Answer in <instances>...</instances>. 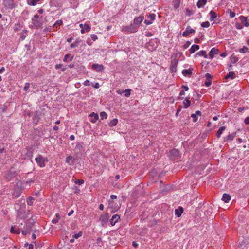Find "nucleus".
Returning <instances> with one entry per match:
<instances>
[{
  "instance_id": "53",
  "label": "nucleus",
  "mask_w": 249,
  "mask_h": 249,
  "mask_svg": "<svg viewBox=\"0 0 249 249\" xmlns=\"http://www.w3.org/2000/svg\"><path fill=\"white\" fill-rule=\"evenodd\" d=\"M5 71V69L4 67H1L0 69V73H2L3 72H4Z\"/></svg>"
},
{
  "instance_id": "13",
  "label": "nucleus",
  "mask_w": 249,
  "mask_h": 249,
  "mask_svg": "<svg viewBox=\"0 0 249 249\" xmlns=\"http://www.w3.org/2000/svg\"><path fill=\"white\" fill-rule=\"evenodd\" d=\"M15 177V173L9 171L5 174V178L7 181L11 180Z\"/></svg>"
},
{
  "instance_id": "37",
  "label": "nucleus",
  "mask_w": 249,
  "mask_h": 249,
  "mask_svg": "<svg viewBox=\"0 0 249 249\" xmlns=\"http://www.w3.org/2000/svg\"><path fill=\"white\" fill-rule=\"evenodd\" d=\"M80 41L78 40H76L74 43L71 44V48H75L78 46Z\"/></svg>"
},
{
  "instance_id": "32",
  "label": "nucleus",
  "mask_w": 249,
  "mask_h": 249,
  "mask_svg": "<svg viewBox=\"0 0 249 249\" xmlns=\"http://www.w3.org/2000/svg\"><path fill=\"white\" fill-rule=\"evenodd\" d=\"M100 117L102 120L107 119V115L105 111H102L100 113Z\"/></svg>"
},
{
  "instance_id": "28",
  "label": "nucleus",
  "mask_w": 249,
  "mask_h": 249,
  "mask_svg": "<svg viewBox=\"0 0 249 249\" xmlns=\"http://www.w3.org/2000/svg\"><path fill=\"white\" fill-rule=\"evenodd\" d=\"M60 216L59 213H57L55 215V217L52 220V222L53 224H56V223H57L58 222V221H59V220H60Z\"/></svg>"
},
{
  "instance_id": "51",
  "label": "nucleus",
  "mask_w": 249,
  "mask_h": 249,
  "mask_svg": "<svg viewBox=\"0 0 249 249\" xmlns=\"http://www.w3.org/2000/svg\"><path fill=\"white\" fill-rule=\"evenodd\" d=\"M244 123L247 124H249V116L245 118L244 120Z\"/></svg>"
},
{
  "instance_id": "33",
  "label": "nucleus",
  "mask_w": 249,
  "mask_h": 249,
  "mask_svg": "<svg viewBox=\"0 0 249 249\" xmlns=\"http://www.w3.org/2000/svg\"><path fill=\"white\" fill-rule=\"evenodd\" d=\"M248 48L246 46H244L242 48L240 49L239 51L241 53H245L248 51Z\"/></svg>"
},
{
  "instance_id": "27",
  "label": "nucleus",
  "mask_w": 249,
  "mask_h": 249,
  "mask_svg": "<svg viewBox=\"0 0 249 249\" xmlns=\"http://www.w3.org/2000/svg\"><path fill=\"white\" fill-rule=\"evenodd\" d=\"M118 123V119L116 118H114L111 120L109 123V125L110 127L115 126Z\"/></svg>"
},
{
  "instance_id": "26",
  "label": "nucleus",
  "mask_w": 249,
  "mask_h": 249,
  "mask_svg": "<svg viewBox=\"0 0 249 249\" xmlns=\"http://www.w3.org/2000/svg\"><path fill=\"white\" fill-rule=\"evenodd\" d=\"M183 209L182 207H180V208L178 209H176L175 210V214L178 217H179L181 214L183 213Z\"/></svg>"
},
{
  "instance_id": "24",
  "label": "nucleus",
  "mask_w": 249,
  "mask_h": 249,
  "mask_svg": "<svg viewBox=\"0 0 249 249\" xmlns=\"http://www.w3.org/2000/svg\"><path fill=\"white\" fill-rule=\"evenodd\" d=\"M182 73L184 76H189L192 73V70H191L190 69L188 70L184 69L182 71Z\"/></svg>"
},
{
  "instance_id": "30",
  "label": "nucleus",
  "mask_w": 249,
  "mask_h": 249,
  "mask_svg": "<svg viewBox=\"0 0 249 249\" xmlns=\"http://www.w3.org/2000/svg\"><path fill=\"white\" fill-rule=\"evenodd\" d=\"M40 0H30V1H28V3L29 5L32 6H35L36 5L37 3Z\"/></svg>"
},
{
  "instance_id": "11",
  "label": "nucleus",
  "mask_w": 249,
  "mask_h": 249,
  "mask_svg": "<svg viewBox=\"0 0 249 249\" xmlns=\"http://www.w3.org/2000/svg\"><path fill=\"white\" fill-rule=\"evenodd\" d=\"M89 116L91 117L90 121L93 123H96L99 119L98 114L94 112L90 113Z\"/></svg>"
},
{
  "instance_id": "62",
  "label": "nucleus",
  "mask_w": 249,
  "mask_h": 249,
  "mask_svg": "<svg viewBox=\"0 0 249 249\" xmlns=\"http://www.w3.org/2000/svg\"><path fill=\"white\" fill-rule=\"evenodd\" d=\"M73 212H74V211L73 210H71L68 213V215L69 216H71V215H72L73 214Z\"/></svg>"
},
{
  "instance_id": "3",
  "label": "nucleus",
  "mask_w": 249,
  "mask_h": 249,
  "mask_svg": "<svg viewBox=\"0 0 249 249\" xmlns=\"http://www.w3.org/2000/svg\"><path fill=\"white\" fill-rule=\"evenodd\" d=\"M3 5L7 9H12L15 4L13 0H3Z\"/></svg>"
},
{
  "instance_id": "7",
  "label": "nucleus",
  "mask_w": 249,
  "mask_h": 249,
  "mask_svg": "<svg viewBox=\"0 0 249 249\" xmlns=\"http://www.w3.org/2000/svg\"><path fill=\"white\" fill-rule=\"evenodd\" d=\"M205 77L206 79L205 82V85L208 87L211 85L212 76L210 73H207L205 75Z\"/></svg>"
},
{
  "instance_id": "46",
  "label": "nucleus",
  "mask_w": 249,
  "mask_h": 249,
  "mask_svg": "<svg viewBox=\"0 0 249 249\" xmlns=\"http://www.w3.org/2000/svg\"><path fill=\"white\" fill-rule=\"evenodd\" d=\"M63 66V64H57V65H55V68L56 69H62ZM64 70H65V69L63 68V71H64Z\"/></svg>"
},
{
  "instance_id": "36",
  "label": "nucleus",
  "mask_w": 249,
  "mask_h": 249,
  "mask_svg": "<svg viewBox=\"0 0 249 249\" xmlns=\"http://www.w3.org/2000/svg\"><path fill=\"white\" fill-rule=\"evenodd\" d=\"M131 90L130 89H126L125 90H124V92H125V96L126 97H128L130 95V92Z\"/></svg>"
},
{
  "instance_id": "61",
  "label": "nucleus",
  "mask_w": 249,
  "mask_h": 249,
  "mask_svg": "<svg viewBox=\"0 0 249 249\" xmlns=\"http://www.w3.org/2000/svg\"><path fill=\"white\" fill-rule=\"evenodd\" d=\"M74 139H75V137H74V135H71V136H70V139L71 140L73 141V140H74Z\"/></svg>"
},
{
  "instance_id": "12",
  "label": "nucleus",
  "mask_w": 249,
  "mask_h": 249,
  "mask_svg": "<svg viewBox=\"0 0 249 249\" xmlns=\"http://www.w3.org/2000/svg\"><path fill=\"white\" fill-rule=\"evenodd\" d=\"M239 18L242 23H243L246 27L249 26V20L247 19V17H245L243 16H241L239 17Z\"/></svg>"
},
{
  "instance_id": "41",
  "label": "nucleus",
  "mask_w": 249,
  "mask_h": 249,
  "mask_svg": "<svg viewBox=\"0 0 249 249\" xmlns=\"http://www.w3.org/2000/svg\"><path fill=\"white\" fill-rule=\"evenodd\" d=\"M229 11L230 18H233L235 16V12L232 11L231 10H229Z\"/></svg>"
},
{
  "instance_id": "25",
  "label": "nucleus",
  "mask_w": 249,
  "mask_h": 249,
  "mask_svg": "<svg viewBox=\"0 0 249 249\" xmlns=\"http://www.w3.org/2000/svg\"><path fill=\"white\" fill-rule=\"evenodd\" d=\"M196 55H198L200 56H203L205 58H207L208 57V56L206 54V52L204 50H202L198 52L196 54Z\"/></svg>"
},
{
  "instance_id": "6",
  "label": "nucleus",
  "mask_w": 249,
  "mask_h": 249,
  "mask_svg": "<svg viewBox=\"0 0 249 249\" xmlns=\"http://www.w3.org/2000/svg\"><path fill=\"white\" fill-rule=\"evenodd\" d=\"M155 17L156 15L155 14H150L148 17V18L150 19V20H145L144 23L146 25L151 24L152 23V21L155 20Z\"/></svg>"
},
{
  "instance_id": "31",
  "label": "nucleus",
  "mask_w": 249,
  "mask_h": 249,
  "mask_svg": "<svg viewBox=\"0 0 249 249\" xmlns=\"http://www.w3.org/2000/svg\"><path fill=\"white\" fill-rule=\"evenodd\" d=\"M10 232L12 233L18 234L20 233V230L19 229H14V227L12 226L10 229Z\"/></svg>"
},
{
  "instance_id": "8",
  "label": "nucleus",
  "mask_w": 249,
  "mask_h": 249,
  "mask_svg": "<svg viewBox=\"0 0 249 249\" xmlns=\"http://www.w3.org/2000/svg\"><path fill=\"white\" fill-rule=\"evenodd\" d=\"M143 18V16H139L138 17H136L134 19V24L137 27H139L141 23L142 22Z\"/></svg>"
},
{
  "instance_id": "40",
  "label": "nucleus",
  "mask_w": 249,
  "mask_h": 249,
  "mask_svg": "<svg viewBox=\"0 0 249 249\" xmlns=\"http://www.w3.org/2000/svg\"><path fill=\"white\" fill-rule=\"evenodd\" d=\"M191 117L193 118V120L194 122H196L197 121V120H198L197 116L195 113L194 114H192L191 115Z\"/></svg>"
},
{
  "instance_id": "35",
  "label": "nucleus",
  "mask_w": 249,
  "mask_h": 249,
  "mask_svg": "<svg viewBox=\"0 0 249 249\" xmlns=\"http://www.w3.org/2000/svg\"><path fill=\"white\" fill-rule=\"evenodd\" d=\"M210 24L208 21L203 22L201 24V26L204 28H208L210 26Z\"/></svg>"
},
{
  "instance_id": "17",
  "label": "nucleus",
  "mask_w": 249,
  "mask_h": 249,
  "mask_svg": "<svg viewBox=\"0 0 249 249\" xmlns=\"http://www.w3.org/2000/svg\"><path fill=\"white\" fill-rule=\"evenodd\" d=\"M207 2V0H199L196 5L199 8H202L206 4Z\"/></svg>"
},
{
  "instance_id": "23",
  "label": "nucleus",
  "mask_w": 249,
  "mask_h": 249,
  "mask_svg": "<svg viewBox=\"0 0 249 249\" xmlns=\"http://www.w3.org/2000/svg\"><path fill=\"white\" fill-rule=\"evenodd\" d=\"M235 78V74L234 72H229V73L225 76V79H233Z\"/></svg>"
},
{
  "instance_id": "50",
  "label": "nucleus",
  "mask_w": 249,
  "mask_h": 249,
  "mask_svg": "<svg viewBox=\"0 0 249 249\" xmlns=\"http://www.w3.org/2000/svg\"><path fill=\"white\" fill-rule=\"evenodd\" d=\"M234 137V135L233 134H230L227 137L228 140H233Z\"/></svg>"
},
{
  "instance_id": "38",
  "label": "nucleus",
  "mask_w": 249,
  "mask_h": 249,
  "mask_svg": "<svg viewBox=\"0 0 249 249\" xmlns=\"http://www.w3.org/2000/svg\"><path fill=\"white\" fill-rule=\"evenodd\" d=\"M100 220L104 222H106L108 220V216L107 215L101 216L100 218Z\"/></svg>"
},
{
  "instance_id": "21",
  "label": "nucleus",
  "mask_w": 249,
  "mask_h": 249,
  "mask_svg": "<svg viewBox=\"0 0 249 249\" xmlns=\"http://www.w3.org/2000/svg\"><path fill=\"white\" fill-rule=\"evenodd\" d=\"M189 97H186L183 102L184 108H187L190 106L191 101L189 100Z\"/></svg>"
},
{
  "instance_id": "4",
  "label": "nucleus",
  "mask_w": 249,
  "mask_h": 249,
  "mask_svg": "<svg viewBox=\"0 0 249 249\" xmlns=\"http://www.w3.org/2000/svg\"><path fill=\"white\" fill-rule=\"evenodd\" d=\"M195 32V30L192 29L190 26L187 27L186 30L183 32L182 35L184 36L187 37L190 34L194 33Z\"/></svg>"
},
{
  "instance_id": "34",
  "label": "nucleus",
  "mask_w": 249,
  "mask_h": 249,
  "mask_svg": "<svg viewBox=\"0 0 249 249\" xmlns=\"http://www.w3.org/2000/svg\"><path fill=\"white\" fill-rule=\"evenodd\" d=\"M83 232L82 231H79L78 233L74 234L72 235V237L74 238L77 239L79 237L82 236Z\"/></svg>"
},
{
  "instance_id": "15",
  "label": "nucleus",
  "mask_w": 249,
  "mask_h": 249,
  "mask_svg": "<svg viewBox=\"0 0 249 249\" xmlns=\"http://www.w3.org/2000/svg\"><path fill=\"white\" fill-rule=\"evenodd\" d=\"M231 196L230 195H229L227 193H224L223 195L222 200L223 201H224L225 203H228L229 202V201L231 200Z\"/></svg>"
},
{
  "instance_id": "1",
  "label": "nucleus",
  "mask_w": 249,
  "mask_h": 249,
  "mask_svg": "<svg viewBox=\"0 0 249 249\" xmlns=\"http://www.w3.org/2000/svg\"><path fill=\"white\" fill-rule=\"evenodd\" d=\"M35 160L39 166L44 167L45 166V161H47V158H43V157L39 155L36 159Z\"/></svg>"
},
{
  "instance_id": "16",
  "label": "nucleus",
  "mask_w": 249,
  "mask_h": 249,
  "mask_svg": "<svg viewBox=\"0 0 249 249\" xmlns=\"http://www.w3.org/2000/svg\"><path fill=\"white\" fill-rule=\"evenodd\" d=\"M199 49V45L194 44L191 47L190 49H189V52L190 53L192 54L194 53L196 51L198 50Z\"/></svg>"
},
{
  "instance_id": "58",
  "label": "nucleus",
  "mask_w": 249,
  "mask_h": 249,
  "mask_svg": "<svg viewBox=\"0 0 249 249\" xmlns=\"http://www.w3.org/2000/svg\"><path fill=\"white\" fill-rule=\"evenodd\" d=\"M182 88L184 89V90L188 91L189 90V88L186 86H182Z\"/></svg>"
},
{
  "instance_id": "63",
  "label": "nucleus",
  "mask_w": 249,
  "mask_h": 249,
  "mask_svg": "<svg viewBox=\"0 0 249 249\" xmlns=\"http://www.w3.org/2000/svg\"><path fill=\"white\" fill-rule=\"evenodd\" d=\"M34 249V246L33 244H29V248L28 249Z\"/></svg>"
},
{
  "instance_id": "44",
  "label": "nucleus",
  "mask_w": 249,
  "mask_h": 249,
  "mask_svg": "<svg viewBox=\"0 0 249 249\" xmlns=\"http://www.w3.org/2000/svg\"><path fill=\"white\" fill-rule=\"evenodd\" d=\"M90 37L93 41H95L98 39V37L95 34L91 35Z\"/></svg>"
},
{
  "instance_id": "47",
  "label": "nucleus",
  "mask_w": 249,
  "mask_h": 249,
  "mask_svg": "<svg viewBox=\"0 0 249 249\" xmlns=\"http://www.w3.org/2000/svg\"><path fill=\"white\" fill-rule=\"evenodd\" d=\"M84 85L85 86H90L91 84L89 80H86L83 83Z\"/></svg>"
},
{
  "instance_id": "42",
  "label": "nucleus",
  "mask_w": 249,
  "mask_h": 249,
  "mask_svg": "<svg viewBox=\"0 0 249 249\" xmlns=\"http://www.w3.org/2000/svg\"><path fill=\"white\" fill-rule=\"evenodd\" d=\"M30 87V84L29 83H26L24 87V90L25 91H27Z\"/></svg>"
},
{
  "instance_id": "54",
  "label": "nucleus",
  "mask_w": 249,
  "mask_h": 249,
  "mask_svg": "<svg viewBox=\"0 0 249 249\" xmlns=\"http://www.w3.org/2000/svg\"><path fill=\"white\" fill-rule=\"evenodd\" d=\"M93 87L95 89H98L99 88V84L98 83H96L94 85H93Z\"/></svg>"
},
{
  "instance_id": "19",
  "label": "nucleus",
  "mask_w": 249,
  "mask_h": 249,
  "mask_svg": "<svg viewBox=\"0 0 249 249\" xmlns=\"http://www.w3.org/2000/svg\"><path fill=\"white\" fill-rule=\"evenodd\" d=\"M90 30V27L87 24L84 25L83 28L81 30V33L84 34L85 32H89Z\"/></svg>"
},
{
  "instance_id": "48",
  "label": "nucleus",
  "mask_w": 249,
  "mask_h": 249,
  "mask_svg": "<svg viewBox=\"0 0 249 249\" xmlns=\"http://www.w3.org/2000/svg\"><path fill=\"white\" fill-rule=\"evenodd\" d=\"M171 154H174L175 155H178V151L176 149H173L170 151Z\"/></svg>"
},
{
  "instance_id": "14",
  "label": "nucleus",
  "mask_w": 249,
  "mask_h": 249,
  "mask_svg": "<svg viewBox=\"0 0 249 249\" xmlns=\"http://www.w3.org/2000/svg\"><path fill=\"white\" fill-rule=\"evenodd\" d=\"M137 27L135 26L134 24H131L129 26L125 27V30L128 31L131 33L135 32Z\"/></svg>"
},
{
  "instance_id": "60",
  "label": "nucleus",
  "mask_w": 249,
  "mask_h": 249,
  "mask_svg": "<svg viewBox=\"0 0 249 249\" xmlns=\"http://www.w3.org/2000/svg\"><path fill=\"white\" fill-rule=\"evenodd\" d=\"M116 92L118 94H122L123 92H124V91H122V90H118L116 91Z\"/></svg>"
},
{
  "instance_id": "59",
  "label": "nucleus",
  "mask_w": 249,
  "mask_h": 249,
  "mask_svg": "<svg viewBox=\"0 0 249 249\" xmlns=\"http://www.w3.org/2000/svg\"><path fill=\"white\" fill-rule=\"evenodd\" d=\"M99 209H100V210H101V211L103 210V209H104V205H103V204H101L99 205Z\"/></svg>"
},
{
  "instance_id": "18",
  "label": "nucleus",
  "mask_w": 249,
  "mask_h": 249,
  "mask_svg": "<svg viewBox=\"0 0 249 249\" xmlns=\"http://www.w3.org/2000/svg\"><path fill=\"white\" fill-rule=\"evenodd\" d=\"M209 19L211 21H213L214 19L217 17L216 13L213 10H211L210 13Z\"/></svg>"
},
{
  "instance_id": "49",
  "label": "nucleus",
  "mask_w": 249,
  "mask_h": 249,
  "mask_svg": "<svg viewBox=\"0 0 249 249\" xmlns=\"http://www.w3.org/2000/svg\"><path fill=\"white\" fill-rule=\"evenodd\" d=\"M70 56V54H66V55H65V56H64V58L63 59V61L65 62H67L68 61V59L69 58Z\"/></svg>"
},
{
  "instance_id": "9",
  "label": "nucleus",
  "mask_w": 249,
  "mask_h": 249,
  "mask_svg": "<svg viewBox=\"0 0 249 249\" xmlns=\"http://www.w3.org/2000/svg\"><path fill=\"white\" fill-rule=\"evenodd\" d=\"M92 68L96 70L97 71H101L104 70V67L102 64H93L92 65Z\"/></svg>"
},
{
  "instance_id": "56",
  "label": "nucleus",
  "mask_w": 249,
  "mask_h": 249,
  "mask_svg": "<svg viewBox=\"0 0 249 249\" xmlns=\"http://www.w3.org/2000/svg\"><path fill=\"white\" fill-rule=\"evenodd\" d=\"M110 198L112 199H117V196L116 195H111L110 196Z\"/></svg>"
},
{
  "instance_id": "43",
  "label": "nucleus",
  "mask_w": 249,
  "mask_h": 249,
  "mask_svg": "<svg viewBox=\"0 0 249 249\" xmlns=\"http://www.w3.org/2000/svg\"><path fill=\"white\" fill-rule=\"evenodd\" d=\"M84 182V181L83 179H77L75 181V183L76 184H78L79 185H81L83 184Z\"/></svg>"
},
{
  "instance_id": "39",
  "label": "nucleus",
  "mask_w": 249,
  "mask_h": 249,
  "mask_svg": "<svg viewBox=\"0 0 249 249\" xmlns=\"http://www.w3.org/2000/svg\"><path fill=\"white\" fill-rule=\"evenodd\" d=\"M72 159V157L71 156H68L66 158V162L67 163H69V164H71L70 161Z\"/></svg>"
},
{
  "instance_id": "45",
  "label": "nucleus",
  "mask_w": 249,
  "mask_h": 249,
  "mask_svg": "<svg viewBox=\"0 0 249 249\" xmlns=\"http://www.w3.org/2000/svg\"><path fill=\"white\" fill-rule=\"evenodd\" d=\"M62 24V21L61 20H57L54 24V26H59Z\"/></svg>"
},
{
  "instance_id": "5",
  "label": "nucleus",
  "mask_w": 249,
  "mask_h": 249,
  "mask_svg": "<svg viewBox=\"0 0 249 249\" xmlns=\"http://www.w3.org/2000/svg\"><path fill=\"white\" fill-rule=\"evenodd\" d=\"M219 51L218 49H216L214 47L211 49V51L209 52V56L211 59H213L215 55L218 54Z\"/></svg>"
},
{
  "instance_id": "64",
  "label": "nucleus",
  "mask_w": 249,
  "mask_h": 249,
  "mask_svg": "<svg viewBox=\"0 0 249 249\" xmlns=\"http://www.w3.org/2000/svg\"><path fill=\"white\" fill-rule=\"evenodd\" d=\"M58 129H59L58 126H57L56 125H55V126H53V129L54 131H57V130H58Z\"/></svg>"
},
{
  "instance_id": "10",
  "label": "nucleus",
  "mask_w": 249,
  "mask_h": 249,
  "mask_svg": "<svg viewBox=\"0 0 249 249\" xmlns=\"http://www.w3.org/2000/svg\"><path fill=\"white\" fill-rule=\"evenodd\" d=\"M120 219V216L117 214H115L112 216V218H111L110 222V224L112 226H114L116 223L118 222V221Z\"/></svg>"
},
{
  "instance_id": "22",
  "label": "nucleus",
  "mask_w": 249,
  "mask_h": 249,
  "mask_svg": "<svg viewBox=\"0 0 249 249\" xmlns=\"http://www.w3.org/2000/svg\"><path fill=\"white\" fill-rule=\"evenodd\" d=\"M226 129L225 126H221L219 128L218 130L217 131L216 133V136L217 138H220L221 137V134L223 133V132Z\"/></svg>"
},
{
  "instance_id": "2",
  "label": "nucleus",
  "mask_w": 249,
  "mask_h": 249,
  "mask_svg": "<svg viewBox=\"0 0 249 249\" xmlns=\"http://www.w3.org/2000/svg\"><path fill=\"white\" fill-rule=\"evenodd\" d=\"M38 18L39 16L37 14H36L32 19L34 26L37 28L40 27L42 25V21Z\"/></svg>"
},
{
  "instance_id": "20",
  "label": "nucleus",
  "mask_w": 249,
  "mask_h": 249,
  "mask_svg": "<svg viewBox=\"0 0 249 249\" xmlns=\"http://www.w3.org/2000/svg\"><path fill=\"white\" fill-rule=\"evenodd\" d=\"M31 230V227L30 225H26V227L24 228L22 231V233L24 235H26L28 233H29Z\"/></svg>"
},
{
  "instance_id": "57",
  "label": "nucleus",
  "mask_w": 249,
  "mask_h": 249,
  "mask_svg": "<svg viewBox=\"0 0 249 249\" xmlns=\"http://www.w3.org/2000/svg\"><path fill=\"white\" fill-rule=\"evenodd\" d=\"M227 55L226 53H223L220 54V56L222 57H225Z\"/></svg>"
},
{
  "instance_id": "52",
  "label": "nucleus",
  "mask_w": 249,
  "mask_h": 249,
  "mask_svg": "<svg viewBox=\"0 0 249 249\" xmlns=\"http://www.w3.org/2000/svg\"><path fill=\"white\" fill-rule=\"evenodd\" d=\"M236 28L238 29H241L242 28V25L239 23L236 24Z\"/></svg>"
},
{
  "instance_id": "29",
  "label": "nucleus",
  "mask_w": 249,
  "mask_h": 249,
  "mask_svg": "<svg viewBox=\"0 0 249 249\" xmlns=\"http://www.w3.org/2000/svg\"><path fill=\"white\" fill-rule=\"evenodd\" d=\"M35 199L32 197H29L27 199V203L28 205L31 206L33 204V202L34 201Z\"/></svg>"
},
{
  "instance_id": "55",
  "label": "nucleus",
  "mask_w": 249,
  "mask_h": 249,
  "mask_svg": "<svg viewBox=\"0 0 249 249\" xmlns=\"http://www.w3.org/2000/svg\"><path fill=\"white\" fill-rule=\"evenodd\" d=\"M195 114H196V116H200L201 115V112L200 111H196Z\"/></svg>"
}]
</instances>
